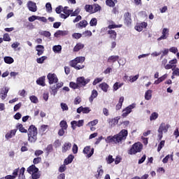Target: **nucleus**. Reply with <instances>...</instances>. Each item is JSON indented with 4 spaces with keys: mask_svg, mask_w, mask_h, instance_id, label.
I'll return each mask as SVG.
<instances>
[{
    "mask_svg": "<svg viewBox=\"0 0 179 179\" xmlns=\"http://www.w3.org/2000/svg\"><path fill=\"white\" fill-rule=\"evenodd\" d=\"M128 136V130L122 129L117 134L114 136H109L105 139L106 143H122V141H125Z\"/></svg>",
    "mask_w": 179,
    "mask_h": 179,
    "instance_id": "1",
    "label": "nucleus"
},
{
    "mask_svg": "<svg viewBox=\"0 0 179 179\" xmlns=\"http://www.w3.org/2000/svg\"><path fill=\"white\" fill-rule=\"evenodd\" d=\"M38 132L37 131V127L36 126L31 124L28 129V141L31 142V143H34L36 141H37V134Z\"/></svg>",
    "mask_w": 179,
    "mask_h": 179,
    "instance_id": "2",
    "label": "nucleus"
},
{
    "mask_svg": "<svg viewBox=\"0 0 179 179\" xmlns=\"http://www.w3.org/2000/svg\"><path fill=\"white\" fill-rule=\"evenodd\" d=\"M169 128H170V124L162 122L160 124L159 127L157 130L158 132V139L162 141L163 138V133L167 134L169 132Z\"/></svg>",
    "mask_w": 179,
    "mask_h": 179,
    "instance_id": "3",
    "label": "nucleus"
},
{
    "mask_svg": "<svg viewBox=\"0 0 179 179\" xmlns=\"http://www.w3.org/2000/svg\"><path fill=\"white\" fill-rule=\"evenodd\" d=\"M143 148V145L142 143L138 142L135 143L132 145L131 148L129 150V155H136V153H139L142 152V149Z\"/></svg>",
    "mask_w": 179,
    "mask_h": 179,
    "instance_id": "4",
    "label": "nucleus"
},
{
    "mask_svg": "<svg viewBox=\"0 0 179 179\" xmlns=\"http://www.w3.org/2000/svg\"><path fill=\"white\" fill-rule=\"evenodd\" d=\"M86 59L85 57H77L74 59L70 61L69 65L72 68H76L78 64H83V62Z\"/></svg>",
    "mask_w": 179,
    "mask_h": 179,
    "instance_id": "5",
    "label": "nucleus"
},
{
    "mask_svg": "<svg viewBox=\"0 0 179 179\" xmlns=\"http://www.w3.org/2000/svg\"><path fill=\"white\" fill-rule=\"evenodd\" d=\"M83 153H84V155H87L86 157H87V159H90V157H92L94 154V148H92V146L87 145L84 148Z\"/></svg>",
    "mask_w": 179,
    "mask_h": 179,
    "instance_id": "6",
    "label": "nucleus"
},
{
    "mask_svg": "<svg viewBox=\"0 0 179 179\" xmlns=\"http://www.w3.org/2000/svg\"><path fill=\"white\" fill-rule=\"evenodd\" d=\"M79 87H84L87 83L90 82V78L85 79V77H78L76 80Z\"/></svg>",
    "mask_w": 179,
    "mask_h": 179,
    "instance_id": "7",
    "label": "nucleus"
},
{
    "mask_svg": "<svg viewBox=\"0 0 179 179\" xmlns=\"http://www.w3.org/2000/svg\"><path fill=\"white\" fill-rule=\"evenodd\" d=\"M133 108H135V106L134 104H131V105L127 106V108H125L122 110V117H123V118L128 117V115H129V114H131V113H132Z\"/></svg>",
    "mask_w": 179,
    "mask_h": 179,
    "instance_id": "8",
    "label": "nucleus"
},
{
    "mask_svg": "<svg viewBox=\"0 0 179 179\" xmlns=\"http://www.w3.org/2000/svg\"><path fill=\"white\" fill-rule=\"evenodd\" d=\"M124 23L126 26L132 24V18H131V13L127 12L124 14Z\"/></svg>",
    "mask_w": 179,
    "mask_h": 179,
    "instance_id": "9",
    "label": "nucleus"
},
{
    "mask_svg": "<svg viewBox=\"0 0 179 179\" xmlns=\"http://www.w3.org/2000/svg\"><path fill=\"white\" fill-rule=\"evenodd\" d=\"M48 79L49 80V85H53V83H58V78L55 73H48Z\"/></svg>",
    "mask_w": 179,
    "mask_h": 179,
    "instance_id": "10",
    "label": "nucleus"
},
{
    "mask_svg": "<svg viewBox=\"0 0 179 179\" xmlns=\"http://www.w3.org/2000/svg\"><path fill=\"white\" fill-rule=\"evenodd\" d=\"M27 7L30 12H37V4L31 1H29L27 3Z\"/></svg>",
    "mask_w": 179,
    "mask_h": 179,
    "instance_id": "11",
    "label": "nucleus"
},
{
    "mask_svg": "<svg viewBox=\"0 0 179 179\" xmlns=\"http://www.w3.org/2000/svg\"><path fill=\"white\" fill-rule=\"evenodd\" d=\"M83 124H85V121L83 120H78V122L73 120L71 122L73 129H75L76 127H78L79 128L80 127H83Z\"/></svg>",
    "mask_w": 179,
    "mask_h": 179,
    "instance_id": "12",
    "label": "nucleus"
},
{
    "mask_svg": "<svg viewBox=\"0 0 179 179\" xmlns=\"http://www.w3.org/2000/svg\"><path fill=\"white\" fill-rule=\"evenodd\" d=\"M170 31L167 28H164L162 29V35L157 38L158 41H161V40H166L167 38V36H169V32Z\"/></svg>",
    "mask_w": 179,
    "mask_h": 179,
    "instance_id": "13",
    "label": "nucleus"
},
{
    "mask_svg": "<svg viewBox=\"0 0 179 179\" xmlns=\"http://www.w3.org/2000/svg\"><path fill=\"white\" fill-rule=\"evenodd\" d=\"M121 27H122V24H109L107 27L102 28L101 29V32L106 31V30H107L108 29H109V30H113V29H118Z\"/></svg>",
    "mask_w": 179,
    "mask_h": 179,
    "instance_id": "14",
    "label": "nucleus"
},
{
    "mask_svg": "<svg viewBox=\"0 0 179 179\" xmlns=\"http://www.w3.org/2000/svg\"><path fill=\"white\" fill-rule=\"evenodd\" d=\"M87 24H89L87 21L86 20H83L76 24V27L77 29H85L87 27Z\"/></svg>",
    "mask_w": 179,
    "mask_h": 179,
    "instance_id": "15",
    "label": "nucleus"
},
{
    "mask_svg": "<svg viewBox=\"0 0 179 179\" xmlns=\"http://www.w3.org/2000/svg\"><path fill=\"white\" fill-rule=\"evenodd\" d=\"M92 110H90V108L89 107H85L84 108L83 106H80L77 109V113L78 114H80V113H83V114H89Z\"/></svg>",
    "mask_w": 179,
    "mask_h": 179,
    "instance_id": "16",
    "label": "nucleus"
},
{
    "mask_svg": "<svg viewBox=\"0 0 179 179\" xmlns=\"http://www.w3.org/2000/svg\"><path fill=\"white\" fill-rule=\"evenodd\" d=\"M107 34L109 36V38L111 40L117 39V32L115 30L109 29L107 31Z\"/></svg>",
    "mask_w": 179,
    "mask_h": 179,
    "instance_id": "17",
    "label": "nucleus"
},
{
    "mask_svg": "<svg viewBox=\"0 0 179 179\" xmlns=\"http://www.w3.org/2000/svg\"><path fill=\"white\" fill-rule=\"evenodd\" d=\"M27 172L29 174H34V173L38 172V168H37L36 165L32 164L27 168Z\"/></svg>",
    "mask_w": 179,
    "mask_h": 179,
    "instance_id": "18",
    "label": "nucleus"
},
{
    "mask_svg": "<svg viewBox=\"0 0 179 179\" xmlns=\"http://www.w3.org/2000/svg\"><path fill=\"white\" fill-rule=\"evenodd\" d=\"M16 132H17V129H12L10 131V132H8L6 134L5 138L6 139H11V138H13L15 135H16Z\"/></svg>",
    "mask_w": 179,
    "mask_h": 179,
    "instance_id": "19",
    "label": "nucleus"
},
{
    "mask_svg": "<svg viewBox=\"0 0 179 179\" xmlns=\"http://www.w3.org/2000/svg\"><path fill=\"white\" fill-rule=\"evenodd\" d=\"M71 148H72V144L71 143H64L62 148V153H66L68 150H71Z\"/></svg>",
    "mask_w": 179,
    "mask_h": 179,
    "instance_id": "20",
    "label": "nucleus"
},
{
    "mask_svg": "<svg viewBox=\"0 0 179 179\" xmlns=\"http://www.w3.org/2000/svg\"><path fill=\"white\" fill-rule=\"evenodd\" d=\"M83 48H85V45L82 43H78L74 46L73 51V52H78L80 51V50H83Z\"/></svg>",
    "mask_w": 179,
    "mask_h": 179,
    "instance_id": "21",
    "label": "nucleus"
},
{
    "mask_svg": "<svg viewBox=\"0 0 179 179\" xmlns=\"http://www.w3.org/2000/svg\"><path fill=\"white\" fill-rule=\"evenodd\" d=\"M36 51H37V55L40 57V55H43L44 54V45H38L36 46Z\"/></svg>",
    "mask_w": 179,
    "mask_h": 179,
    "instance_id": "22",
    "label": "nucleus"
},
{
    "mask_svg": "<svg viewBox=\"0 0 179 179\" xmlns=\"http://www.w3.org/2000/svg\"><path fill=\"white\" fill-rule=\"evenodd\" d=\"M120 59V56L118 55H112L108 58L107 62L109 64H114V62H117Z\"/></svg>",
    "mask_w": 179,
    "mask_h": 179,
    "instance_id": "23",
    "label": "nucleus"
},
{
    "mask_svg": "<svg viewBox=\"0 0 179 179\" xmlns=\"http://www.w3.org/2000/svg\"><path fill=\"white\" fill-rule=\"evenodd\" d=\"M55 37H61L64 36H68V31L58 30L54 34Z\"/></svg>",
    "mask_w": 179,
    "mask_h": 179,
    "instance_id": "24",
    "label": "nucleus"
},
{
    "mask_svg": "<svg viewBox=\"0 0 179 179\" xmlns=\"http://www.w3.org/2000/svg\"><path fill=\"white\" fill-rule=\"evenodd\" d=\"M97 96H99V92H97V90H93L91 96L89 98L90 103H93V100H94Z\"/></svg>",
    "mask_w": 179,
    "mask_h": 179,
    "instance_id": "25",
    "label": "nucleus"
},
{
    "mask_svg": "<svg viewBox=\"0 0 179 179\" xmlns=\"http://www.w3.org/2000/svg\"><path fill=\"white\" fill-rule=\"evenodd\" d=\"M36 83L39 85V86L44 87L45 86V76H42L36 80Z\"/></svg>",
    "mask_w": 179,
    "mask_h": 179,
    "instance_id": "26",
    "label": "nucleus"
},
{
    "mask_svg": "<svg viewBox=\"0 0 179 179\" xmlns=\"http://www.w3.org/2000/svg\"><path fill=\"white\" fill-rule=\"evenodd\" d=\"M73 159H75V157L73 155H69L68 157L66 158L64 161V164H66V166H68V164H71V163L73 162Z\"/></svg>",
    "mask_w": 179,
    "mask_h": 179,
    "instance_id": "27",
    "label": "nucleus"
},
{
    "mask_svg": "<svg viewBox=\"0 0 179 179\" xmlns=\"http://www.w3.org/2000/svg\"><path fill=\"white\" fill-rule=\"evenodd\" d=\"M17 129L20 131L22 134H27V129L23 127V124L22 123H17L16 125Z\"/></svg>",
    "mask_w": 179,
    "mask_h": 179,
    "instance_id": "28",
    "label": "nucleus"
},
{
    "mask_svg": "<svg viewBox=\"0 0 179 179\" xmlns=\"http://www.w3.org/2000/svg\"><path fill=\"white\" fill-rule=\"evenodd\" d=\"M99 87L100 89H101V90H103V92L107 93V92H108V87H110V86L106 83H102L99 85Z\"/></svg>",
    "mask_w": 179,
    "mask_h": 179,
    "instance_id": "29",
    "label": "nucleus"
},
{
    "mask_svg": "<svg viewBox=\"0 0 179 179\" xmlns=\"http://www.w3.org/2000/svg\"><path fill=\"white\" fill-rule=\"evenodd\" d=\"M52 51L56 54H61V51H62V46H61V45H54L52 47Z\"/></svg>",
    "mask_w": 179,
    "mask_h": 179,
    "instance_id": "30",
    "label": "nucleus"
},
{
    "mask_svg": "<svg viewBox=\"0 0 179 179\" xmlns=\"http://www.w3.org/2000/svg\"><path fill=\"white\" fill-rule=\"evenodd\" d=\"M103 166H99L98 169H97V173L98 174L95 175L96 178H100L103 174H104V170L102 169Z\"/></svg>",
    "mask_w": 179,
    "mask_h": 179,
    "instance_id": "31",
    "label": "nucleus"
},
{
    "mask_svg": "<svg viewBox=\"0 0 179 179\" xmlns=\"http://www.w3.org/2000/svg\"><path fill=\"white\" fill-rule=\"evenodd\" d=\"M4 62L10 65V64H13L15 62V59H13L12 57L6 56L4 57Z\"/></svg>",
    "mask_w": 179,
    "mask_h": 179,
    "instance_id": "32",
    "label": "nucleus"
},
{
    "mask_svg": "<svg viewBox=\"0 0 179 179\" xmlns=\"http://www.w3.org/2000/svg\"><path fill=\"white\" fill-rule=\"evenodd\" d=\"M124 103V96H121L119 99L117 104L116 105V110H121L122 108V103Z\"/></svg>",
    "mask_w": 179,
    "mask_h": 179,
    "instance_id": "33",
    "label": "nucleus"
},
{
    "mask_svg": "<svg viewBox=\"0 0 179 179\" xmlns=\"http://www.w3.org/2000/svg\"><path fill=\"white\" fill-rule=\"evenodd\" d=\"M167 79V74H164L162 77L159 78L157 80L155 81V85H159V83H162L164 80H166Z\"/></svg>",
    "mask_w": 179,
    "mask_h": 179,
    "instance_id": "34",
    "label": "nucleus"
},
{
    "mask_svg": "<svg viewBox=\"0 0 179 179\" xmlns=\"http://www.w3.org/2000/svg\"><path fill=\"white\" fill-rule=\"evenodd\" d=\"M93 7L94 6L87 4L85 6V10L87 12H88V13L93 14V10H94Z\"/></svg>",
    "mask_w": 179,
    "mask_h": 179,
    "instance_id": "35",
    "label": "nucleus"
},
{
    "mask_svg": "<svg viewBox=\"0 0 179 179\" xmlns=\"http://www.w3.org/2000/svg\"><path fill=\"white\" fill-rule=\"evenodd\" d=\"M152 90H148L145 92V100H150V99H152Z\"/></svg>",
    "mask_w": 179,
    "mask_h": 179,
    "instance_id": "36",
    "label": "nucleus"
},
{
    "mask_svg": "<svg viewBox=\"0 0 179 179\" xmlns=\"http://www.w3.org/2000/svg\"><path fill=\"white\" fill-rule=\"evenodd\" d=\"M159 118V113L156 112H153L151 115L150 116V121H155Z\"/></svg>",
    "mask_w": 179,
    "mask_h": 179,
    "instance_id": "37",
    "label": "nucleus"
},
{
    "mask_svg": "<svg viewBox=\"0 0 179 179\" xmlns=\"http://www.w3.org/2000/svg\"><path fill=\"white\" fill-rule=\"evenodd\" d=\"M108 122L110 127H115V125L118 124V119H115V118L110 119Z\"/></svg>",
    "mask_w": 179,
    "mask_h": 179,
    "instance_id": "38",
    "label": "nucleus"
},
{
    "mask_svg": "<svg viewBox=\"0 0 179 179\" xmlns=\"http://www.w3.org/2000/svg\"><path fill=\"white\" fill-rule=\"evenodd\" d=\"M69 7L68 6H65L64 8H63V13H64L65 15H66L67 16H71V13H72V10H69Z\"/></svg>",
    "mask_w": 179,
    "mask_h": 179,
    "instance_id": "39",
    "label": "nucleus"
},
{
    "mask_svg": "<svg viewBox=\"0 0 179 179\" xmlns=\"http://www.w3.org/2000/svg\"><path fill=\"white\" fill-rule=\"evenodd\" d=\"M106 4L107 6H110V8H114L115 6V1L113 0H106Z\"/></svg>",
    "mask_w": 179,
    "mask_h": 179,
    "instance_id": "40",
    "label": "nucleus"
},
{
    "mask_svg": "<svg viewBox=\"0 0 179 179\" xmlns=\"http://www.w3.org/2000/svg\"><path fill=\"white\" fill-rule=\"evenodd\" d=\"M93 6L94 8V10H92V13H96V12L101 10V6L97 3H94Z\"/></svg>",
    "mask_w": 179,
    "mask_h": 179,
    "instance_id": "41",
    "label": "nucleus"
},
{
    "mask_svg": "<svg viewBox=\"0 0 179 179\" xmlns=\"http://www.w3.org/2000/svg\"><path fill=\"white\" fill-rule=\"evenodd\" d=\"M124 83H120L118 82H116L114 85H113V90L117 91L118 90V89H120V87H122Z\"/></svg>",
    "mask_w": 179,
    "mask_h": 179,
    "instance_id": "42",
    "label": "nucleus"
},
{
    "mask_svg": "<svg viewBox=\"0 0 179 179\" xmlns=\"http://www.w3.org/2000/svg\"><path fill=\"white\" fill-rule=\"evenodd\" d=\"M69 87L71 88V89H73V90H76V89H79L80 87H79V85L78 84V82L76 83H73V82H71L69 83Z\"/></svg>",
    "mask_w": 179,
    "mask_h": 179,
    "instance_id": "43",
    "label": "nucleus"
},
{
    "mask_svg": "<svg viewBox=\"0 0 179 179\" xmlns=\"http://www.w3.org/2000/svg\"><path fill=\"white\" fill-rule=\"evenodd\" d=\"M106 160L108 164H111L115 159L113 158V155H108V157L106 158Z\"/></svg>",
    "mask_w": 179,
    "mask_h": 179,
    "instance_id": "44",
    "label": "nucleus"
},
{
    "mask_svg": "<svg viewBox=\"0 0 179 179\" xmlns=\"http://www.w3.org/2000/svg\"><path fill=\"white\" fill-rule=\"evenodd\" d=\"M46 59H47V56H42L41 57L36 59V62L38 64H43Z\"/></svg>",
    "mask_w": 179,
    "mask_h": 179,
    "instance_id": "45",
    "label": "nucleus"
},
{
    "mask_svg": "<svg viewBox=\"0 0 179 179\" xmlns=\"http://www.w3.org/2000/svg\"><path fill=\"white\" fill-rule=\"evenodd\" d=\"M60 127L62 129H66L68 128V124L66 123V121L62 120L60 122Z\"/></svg>",
    "mask_w": 179,
    "mask_h": 179,
    "instance_id": "46",
    "label": "nucleus"
},
{
    "mask_svg": "<svg viewBox=\"0 0 179 179\" xmlns=\"http://www.w3.org/2000/svg\"><path fill=\"white\" fill-rule=\"evenodd\" d=\"M90 25L93 27L94 26H97V18H92L90 22Z\"/></svg>",
    "mask_w": 179,
    "mask_h": 179,
    "instance_id": "47",
    "label": "nucleus"
},
{
    "mask_svg": "<svg viewBox=\"0 0 179 179\" xmlns=\"http://www.w3.org/2000/svg\"><path fill=\"white\" fill-rule=\"evenodd\" d=\"M41 36H44V37H51V33L48 31H43L40 33Z\"/></svg>",
    "mask_w": 179,
    "mask_h": 179,
    "instance_id": "48",
    "label": "nucleus"
},
{
    "mask_svg": "<svg viewBox=\"0 0 179 179\" xmlns=\"http://www.w3.org/2000/svg\"><path fill=\"white\" fill-rule=\"evenodd\" d=\"M29 99L31 103H34V104H37V103H38V99L34 95L31 96Z\"/></svg>",
    "mask_w": 179,
    "mask_h": 179,
    "instance_id": "49",
    "label": "nucleus"
},
{
    "mask_svg": "<svg viewBox=\"0 0 179 179\" xmlns=\"http://www.w3.org/2000/svg\"><path fill=\"white\" fill-rule=\"evenodd\" d=\"M41 177V174H40V172H35L31 174V178L32 179H38Z\"/></svg>",
    "mask_w": 179,
    "mask_h": 179,
    "instance_id": "50",
    "label": "nucleus"
},
{
    "mask_svg": "<svg viewBox=\"0 0 179 179\" xmlns=\"http://www.w3.org/2000/svg\"><path fill=\"white\" fill-rule=\"evenodd\" d=\"M45 8L47 12H48L49 13H51V12H52V6H51V3H47L45 4Z\"/></svg>",
    "mask_w": 179,
    "mask_h": 179,
    "instance_id": "51",
    "label": "nucleus"
},
{
    "mask_svg": "<svg viewBox=\"0 0 179 179\" xmlns=\"http://www.w3.org/2000/svg\"><path fill=\"white\" fill-rule=\"evenodd\" d=\"M45 150H46L48 155H50V153H51V152H52V150H54V148H52V144L48 145L46 147Z\"/></svg>",
    "mask_w": 179,
    "mask_h": 179,
    "instance_id": "52",
    "label": "nucleus"
},
{
    "mask_svg": "<svg viewBox=\"0 0 179 179\" xmlns=\"http://www.w3.org/2000/svg\"><path fill=\"white\" fill-rule=\"evenodd\" d=\"M92 34H93L92 33V31H89V30H87L83 32V36H84V37H92Z\"/></svg>",
    "mask_w": 179,
    "mask_h": 179,
    "instance_id": "53",
    "label": "nucleus"
},
{
    "mask_svg": "<svg viewBox=\"0 0 179 179\" xmlns=\"http://www.w3.org/2000/svg\"><path fill=\"white\" fill-rule=\"evenodd\" d=\"M60 106L62 111H68L69 110L68 105L65 103H61Z\"/></svg>",
    "mask_w": 179,
    "mask_h": 179,
    "instance_id": "54",
    "label": "nucleus"
},
{
    "mask_svg": "<svg viewBox=\"0 0 179 179\" xmlns=\"http://www.w3.org/2000/svg\"><path fill=\"white\" fill-rule=\"evenodd\" d=\"M164 143H166L165 141H161V142L159 143L158 148H157V152H160L162 150V149H163V148L164 146Z\"/></svg>",
    "mask_w": 179,
    "mask_h": 179,
    "instance_id": "55",
    "label": "nucleus"
},
{
    "mask_svg": "<svg viewBox=\"0 0 179 179\" xmlns=\"http://www.w3.org/2000/svg\"><path fill=\"white\" fill-rule=\"evenodd\" d=\"M97 124H99V120L96 119L88 122L87 125L90 127H94V125H97Z\"/></svg>",
    "mask_w": 179,
    "mask_h": 179,
    "instance_id": "56",
    "label": "nucleus"
},
{
    "mask_svg": "<svg viewBox=\"0 0 179 179\" xmlns=\"http://www.w3.org/2000/svg\"><path fill=\"white\" fill-rule=\"evenodd\" d=\"M50 89L52 90V94L55 96V94H57V93L58 92V87L56 85H53L52 87H51Z\"/></svg>",
    "mask_w": 179,
    "mask_h": 179,
    "instance_id": "57",
    "label": "nucleus"
},
{
    "mask_svg": "<svg viewBox=\"0 0 179 179\" xmlns=\"http://www.w3.org/2000/svg\"><path fill=\"white\" fill-rule=\"evenodd\" d=\"M73 38H76V40H79V38H82V34L80 33H74L72 34Z\"/></svg>",
    "mask_w": 179,
    "mask_h": 179,
    "instance_id": "58",
    "label": "nucleus"
},
{
    "mask_svg": "<svg viewBox=\"0 0 179 179\" xmlns=\"http://www.w3.org/2000/svg\"><path fill=\"white\" fill-rule=\"evenodd\" d=\"M100 82H103V78H96L93 81L92 85H93V86H96V85H97V83H100Z\"/></svg>",
    "mask_w": 179,
    "mask_h": 179,
    "instance_id": "59",
    "label": "nucleus"
},
{
    "mask_svg": "<svg viewBox=\"0 0 179 179\" xmlns=\"http://www.w3.org/2000/svg\"><path fill=\"white\" fill-rule=\"evenodd\" d=\"M3 41H10V36L9 34H4L3 36Z\"/></svg>",
    "mask_w": 179,
    "mask_h": 179,
    "instance_id": "60",
    "label": "nucleus"
},
{
    "mask_svg": "<svg viewBox=\"0 0 179 179\" xmlns=\"http://www.w3.org/2000/svg\"><path fill=\"white\" fill-rule=\"evenodd\" d=\"M34 164H38V163H41V157H38L36 158H34L33 160Z\"/></svg>",
    "mask_w": 179,
    "mask_h": 179,
    "instance_id": "61",
    "label": "nucleus"
},
{
    "mask_svg": "<svg viewBox=\"0 0 179 179\" xmlns=\"http://www.w3.org/2000/svg\"><path fill=\"white\" fill-rule=\"evenodd\" d=\"M173 73L172 75L176 76H179V69H172Z\"/></svg>",
    "mask_w": 179,
    "mask_h": 179,
    "instance_id": "62",
    "label": "nucleus"
},
{
    "mask_svg": "<svg viewBox=\"0 0 179 179\" xmlns=\"http://www.w3.org/2000/svg\"><path fill=\"white\" fill-rule=\"evenodd\" d=\"M54 146L56 149L57 148H59V146H61V141H59V139L55 141Z\"/></svg>",
    "mask_w": 179,
    "mask_h": 179,
    "instance_id": "63",
    "label": "nucleus"
},
{
    "mask_svg": "<svg viewBox=\"0 0 179 179\" xmlns=\"http://www.w3.org/2000/svg\"><path fill=\"white\" fill-rule=\"evenodd\" d=\"M20 107H22V103L21 102L15 105L14 108H13L14 111H17V110L20 109Z\"/></svg>",
    "mask_w": 179,
    "mask_h": 179,
    "instance_id": "64",
    "label": "nucleus"
}]
</instances>
